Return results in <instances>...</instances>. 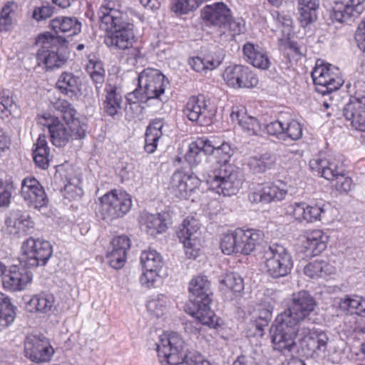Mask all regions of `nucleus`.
Instances as JSON below:
<instances>
[{"mask_svg":"<svg viewBox=\"0 0 365 365\" xmlns=\"http://www.w3.org/2000/svg\"><path fill=\"white\" fill-rule=\"evenodd\" d=\"M316 302L307 291H299L292 295L289 307L278 314L269 329L274 350L284 355L289 354L296 347L295 338L298 331L304 336L299 341L297 352L307 358L325 359L329 356V337L322 331H312L304 323L310 319Z\"/></svg>","mask_w":365,"mask_h":365,"instance_id":"nucleus-1","label":"nucleus"},{"mask_svg":"<svg viewBox=\"0 0 365 365\" xmlns=\"http://www.w3.org/2000/svg\"><path fill=\"white\" fill-rule=\"evenodd\" d=\"M207 143L211 147L209 155H213L220 165L205 175L204 180L210 190L219 195L230 196L237 194L242 187V177L238 168L227 163L235 153L234 148L230 143H220L213 137L207 138Z\"/></svg>","mask_w":365,"mask_h":365,"instance_id":"nucleus-2","label":"nucleus"},{"mask_svg":"<svg viewBox=\"0 0 365 365\" xmlns=\"http://www.w3.org/2000/svg\"><path fill=\"white\" fill-rule=\"evenodd\" d=\"M156 351L169 364L173 365H212L204 356L189 350L182 337L176 332L163 334L156 343Z\"/></svg>","mask_w":365,"mask_h":365,"instance_id":"nucleus-3","label":"nucleus"},{"mask_svg":"<svg viewBox=\"0 0 365 365\" xmlns=\"http://www.w3.org/2000/svg\"><path fill=\"white\" fill-rule=\"evenodd\" d=\"M190 314L200 322L211 328L219 325V318L210 309L212 292L210 282L206 276L198 275L193 277L189 283Z\"/></svg>","mask_w":365,"mask_h":365,"instance_id":"nucleus-4","label":"nucleus"},{"mask_svg":"<svg viewBox=\"0 0 365 365\" xmlns=\"http://www.w3.org/2000/svg\"><path fill=\"white\" fill-rule=\"evenodd\" d=\"M201 18L207 26L217 29L221 34L229 33L232 36L243 31L242 19H234L230 9L222 2L205 6L201 11Z\"/></svg>","mask_w":365,"mask_h":365,"instance_id":"nucleus-5","label":"nucleus"},{"mask_svg":"<svg viewBox=\"0 0 365 365\" xmlns=\"http://www.w3.org/2000/svg\"><path fill=\"white\" fill-rule=\"evenodd\" d=\"M37 43L41 46L36 53V61L39 66L48 71L62 67L68 59L63 52V46L58 38L49 33L41 34L38 36Z\"/></svg>","mask_w":365,"mask_h":365,"instance_id":"nucleus-6","label":"nucleus"},{"mask_svg":"<svg viewBox=\"0 0 365 365\" xmlns=\"http://www.w3.org/2000/svg\"><path fill=\"white\" fill-rule=\"evenodd\" d=\"M264 264L267 274L273 279L287 276L293 268L291 252L284 246L274 243L264 247Z\"/></svg>","mask_w":365,"mask_h":365,"instance_id":"nucleus-7","label":"nucleus"},{"mask_svg":"<svg viewBox=\"0 0 365 365\" xmlns=\"http://www.w3.org/2000/svg\"><path fill=\"white\" fill-rule=\"evenodd\" d=\"M48 128L51 143L56 147H63L70 140H81L86 137V125L80 120H75L64 125L58 117L43 116Z\"/></svg>","mask_w":365,"mask_h":365,"instance_id":"nucleus-8","label":"nucleus"},{"mask_svg":"<svg viewBox=\"0 0 365 365\" xmlns=\"http://www.w3.org/2000/svg\"><path fill=\"white\" fill-rule=\"evenodd\" d=\"M309 167L321 177L328 180H335V188L339 192L347 193L352 189V180L346 175L341 162L314 158L309 161Z\"/></svg>","mask_w":365,"mask_h":365,"instance_id":"nucleus-9","label":"nucleus"},{"mask_svg":"<svg viewBox=\"0 0 365 365\" xmlns=\"http://www.w3.org/2000/svg\"><path fill=\"white\" fill-rule=\"evenodd\" d=\"M165 77L158 69L147 68L138 74V87L130 93L136 101L145 102L148 99L158 98L165 89Z\"/></svg>","mask_w":365,"mask_h":365,"instance_id":"nucleus-10","label":"nucleus"},{"mask_svg":"<svg viewBox=\"0 0 365 365\" xmlns=\"http://www.w3.org/2000/svg\"><path fill=\"white\" fill-rule=\"evenodd\" d=\"M53 255L51 243L45 240L30 237L21 247L19 263L26 269L44 266Z\"/></svg>","mask_w":365,"mask_h":365,"instance_id":"nucleus-11","label":"nucleus"},{"mask_svg":"<svg viewBox=\"0 0 365 365\" xmlns=\"http://www.w3.org/2000/svg\"><path fill=\"white\" fill-rule=\"evenodd\" d=\"M338 68L317 60L312 78L316 86V91L324 95L338 90L344 83Z\"/></svg>","mask_w":365,"mask_h":365,"instance_id":"nucleus-12","label":"nucleus"},{"mask_svg":"<svg viewBox=\"0 0 365 365\" xmlns=\"http://www.w3.org/2000/svg\"><path fill=\"white\" fill-rule=\"evenodd\" d=\"M115 8V47L127 51L128 55L135 56V50L133 48L134 41L133 25L130 22L128 11V7L122 1L118 2Z\"/></svg>","mask_w":365,"mask_h":365,"instance_id":"nucleus-13","label":"nucleus"},{"mask_svg":"<svg viewBox=\"0 0 365 365\" xmlns=\"http://www.w3.org/2000/svg\"><path fill=\"white\" fill-rule=\"evenodd\" d=\"M183 112L190 120L207 126L213 123L216 108L207 103L203 95H198L189 98Z\"/></svg>","mask_w":365,"mask_h":365,"instance_id":"nucleus-14","label":"nucleus"},{"mask_svg":"<svg viewBox=\"0 0 365 365\" xmlns=\"http://www.w3.org/2000/svg\"><path fill=\"white\" fill-rule=\"evenodd\" d=\"M200 223L194 217L186 218L179 227L177 235L183 244L188 258H196L200 255V243L198 240Z\"/></svg>","mask_w":365,"mask_h":365,"instance_id":"nucleus-15","label":"nucleus"},{"mask_svg":"<svg viewBox=\"0 0 365 365\" xmlns=\"http://www.w3.org/2000/svg\"><path fill=\"white\" fill-rule=\"evenodd\" d=\"M26 358L36 363L48 362L54 354L49 340L43 335L27 336L24 341Z\"/></svg>","mask_w":365,"mask_h":365,"instance_id":"nucleus-16","label":"nucleus"},{"mask_svg":"<svg viewBox=\"0 0 365 365\" xmlns=\"http://www.w3.org/2000/svg\"><path fill=\"white\" fill-rule=\"evenodd\" d=\"M140 262L143 267L140 282L147 287H153L163 265L162 256L155 250L149 249L142 252Z\"/></svg>","mask_w":365,"mask_h":365,"instance_id":"nucleus-17","label":"nucleus"},{"mask_svg":"<svg viewBox=\"0 0 365 365\" xmlns=\"http://www.w3.org/2000/svg\"><path fill=\"white\" fill-rule=\"evenodd\" d=\"M201 180L193 173L177 170L170 178L168 189L176 197L187 199L199 188Z\"/></svg>","mask_w":365,"mask_h":365,"instance_id":"nucleus-18","label":"nucleus"},{"mask_svg":"<svg viewBox=\"0 0 365 365\" xmlns=\"http://www.w3.org/2000/svg\"><path fill=\"white\" fill-rule=\"evenodd\" d=\"M21 196L27 206L38 210L45 207L48 202L43 187L34 177L22 180Z\"/></svg>","mask_w":365,"mask_h":365,"instance_id":"nucleus-19","label":"nucleus"},{"mask_svg":"<svg viewBox=\"0 0 365 365\" xmlns=\"http://www.w3.org/2000/svg\"><path fill=\"white\" fill-rule=\"evenodd\" d=\"M223 78L227 85L235 88H254L258 84V78L249 67L243 65H233L226 68Z\"/></svg>","mask_w":365,"mask_h":365,"instance_id":"nucleus-20","label":"nucleus"},{"mask_svg":"<svg viewBox=\"0 0 365 365\" xmlns=\"http://www.w3.org/2000/svg\"><path fill=\"white\" fill-rule=\"evenodd\" d=\"M324 212L325 210L322 205H309L304 202H296L286 207V214L300 223L319 221Z\"/></svg>","mask_w":365,"mask_h":365,"instance_id":"nucleus-21","label":"nucleus"},{"mask_svg":"<svg viewBox=\"0 0 365 365\" xmlns=\"http://www.w3.org/2000/svg\"><path fill=\"white\" fill-rule=\"evenodd\" d=\"M277 183L267 182L259 186L256 191L249 194V200L252 202L268 204L284 199L287 190L282 182Z\"/></svg>","mask_w":365,"mask_h":365,"instance_id":"nucleus-22","label":"nucleus"},{"mask_svg":"<svg viewBox=\"0 0 365 365\" xmlns=\"http://www.w3.org/2000/svg\"><path fill=\"white\" fill-rule=\"evenodd\" d=\"M343 115L354 128L365 132V96L351 97L343 108Z\"/></svg>","mask_w":365,"mask_h":365,"instance_id":"nucleus-23","label":"nucleus"},{"mask_svg":"<svg viewBox=\"0 0 365 365\" xmlns=\"http://www.w3.org/2000/svg\"><path fill=\"white\" fill-rule=\"evenodd\" d=\"M100 29L104 32V43L111 47L114 45V2L104 0L98 11Z\"/></svg>","mask_w":365,"mask_h":365,"instance_id":"nucleus-24","label":"nucleus"},{"mask_svg":"<svg viewBox=\"0 0 365 365\" xmlns=\"http://www.w3.org/2000/svg\"><path fill=\"white\" fill-rule=\"evenodd\" d=\"M32 280V274L16 265L6 269L1 282L4 288L9 291H21Z\"/></svg>","mask_w":365,"mask_h":365,"instance_id":"nucleus-25","label":"nucleus"},{"mask_svg":"<svg viewBox=\"0 0 365 365\" xmlns=\"http://www.w3.org/2000/svg\"><path fill=\"white\" fill-rule=\"evenodd\" d=\"M239 253L250 255L262 245L264 233L256 229H237Z\"/></svg>","mask_w":365,"mask_h":365,"instance_id":"nucleus-26","label":"nucleus"},{"mask_svg":"<svg viewBox=\"0 0 365 365\" xmlns=\"http://www.w3.org/2000/svg\"><path fill=\"white\" fill-rule=\"evenodd\" d=\"M365 9V0H349L346 4L333 9L332 17L336 21L351 25Z\"/></svg>","mask_w":365,"mask_h":365,"instance_id":"nucleus-27","label":"nucleus"},{"mask_svg":"<svg viewBox=\"0 0 365 365\" xmlns=\"http://www.w3.org/2000/svg\"><path fill=\"white\" fill-rule=\"evenodd\" d=\"M5 223L10 232L15 234L26 233L35 225L30 215L21 210H11L6 217Z\"/></svg>","mask_w":365,"mask_h":365,"instance_id":"nucleus-28","label":"nucleus"},{"mask_svg":"<svg viewBox=\"0 0 365 365\" xmlns=\"http://www.w3.org/2000/svg\"><path fill=\"white\" fill-rule=\"evenodd\" d=\"M210 152L211 147L207 143V138H200L190 144L185 159L191 168L197 167L205 160L206 155H209Z\"/></svg>","mask_w":365,"mask_h":365,"instance_id":"nucleus-29","label":"nucleus"},{"mask_svg":"<svg viewBox=\"0 0 365 365\" xmlns=\"http://www.w3.org/2000/svg\"><path fill=\"white\" fill-rule=\"evenodd\" d=\"M50 28L56 34H68V36L78 34L81 31V22L76 17L57 16L50 21Z\"/></svg>","mask_w":365,"mask_h":365,"instance_id":"nucleus-30","label":"nucleus"},{"mask_svg":"<svg viewBox=\"0 0 365 365\" xmlns=\"http://www.w3.org/2000/svg\"><path fill=\"white\" fill-rule=\"evenodd\" d=\"M55 297L48 292H41L32 296L26 304V309L29 312L47 314L52 312L54 307Z\"/></svg>","mask_w":365,"mask_h":365,"instance_id":"nucleus-31","label":"nucleus"},{"mask_svg":"<svg viewBox=\"0 0 365 365\" xmlns=\"http://www.w3.org/2000/svg\"><path fill=\"white\" fill-rule=\"evenodd\" d=\"M81 78L70 72H63L56 82V88L61 93L70 98L81 94Z\"/></svg>","mask_w":365,"mask_h":365,"instance_id":"nucleus-32","label":"nucleus"},{"mask_svg":"<svg viewBox=\"0 0 365 365\" xmlns=\"http://www.w3.org/2000/svg\"><path fill=\"white\" fill-rule=\"evenodd\" d=\"M298 20L302 27H307L317 19V11L319 9V0H297Z\"/></svg>","mask_w":365,"mask_h":365,"instance_id":"nucleus-33","label":"nucleus"},{"mask_svg":"<svg viewBox=\"0 0 365 365\" xmlns=\"http://www.w3.org/2000/svg\"><path fill=\"white\" fill-rule=\"evenodd\" d=\"M243 53L247 61L253 66L265 70L269 67L270 61L266 51L257 45L247 43L243 46Z\"/></svg>","mask_w":365,"mask_h":365,"instance_id":"nucleus-34","label":"nucleus"},{"mask_svg":"<svg viewBox=\"0 0 365 365\" xmlns=\"http://www.w3.org/2000/svg\"><path fill=\"white\" fill-rule=\"evenodd\" d=\"M223 59V51L219 49L213 54L210 53L204 58L193 57L189 61V64L197 72H202L205 70L212 71L217 68L222 63Z\"/></svg>","mask_w":365,"mask_h":365,"instance_id":"nucleus-35","label":"nucleus"},{"mask_svg":"<svg viewBox=\"0 0 365 365\" xmlns=\"http://www.w3.org/2000/svg\"><path fill=\"white\" fill-rule=\"evenodd\" d=\"M141 223L143 229L153 237L164 232L167 229L165 214L145 213L142 216Z\"/></svg>","mask_w":365,"mask_h":365,"instance_id":"nucleus-36","label":"nucleus"},{"mask_svg":"<svg viewBox=\"0 0 365 365\" xmlns=\"http://www.w3.org/2000/svg\"><path fill=\"white\" fill-rule=\"evenodd\" d=\"M35 146L34 161L37 167L46 170L48 168L50 162V149L47 145L46 135H39Z\"/></svg>","mask_w":365,"mask_h":365,"instance_id":"nucleus-37","label":"nucleus"},{"mask_svg":"<svg viewBox=\"0 0 365 365\" xmlns=\"http://www.w3.org/2000/svg\"><path fill=\"white\" fill-rule=\"evenodd\" d=\"M339 307L350 314L365 316V298L356 294L345 295L340 299Z\"/></svg>","mask_w":365,"mask_h":365,"instance_id":"nucleus-38","label":"nucleus"},{"mask_svg":"<svg viewBox=\"0 0 365 365\" xmlns=\"http://www.w3.org/2000/svg\"><path fill=\"white\" fill-rule=\"evenodd\" d=\"M276 162L275 155L266 152L259 156H253L249 159L248 166L255 173H262L272 169Z\"/></svg>","mask_w":365,"mask_h":365,"instance_id":"nucleus-39","label":"nucleus"},{"mask_svg":"<svg viewBox=\"0 0 365 365\" xmlns=\"http://www.w3.org/2000/svg\"><path fill=\"white\" fill-rule=\"evenodd\" d=\"M335 269L324 261H314L308 263L304 269V274L312 279L325 278L334 273Z\"/></svg>","mask_w":365,"mask_h":365,"instance_id":"nucleus-40","label":"nucleus"},{"mask_svg":"<svg viewBox=\"0 0 365 365\" xmlns=\"http://www.w3.org/2000/svg\"><path fill=\"white\" fill-rule=\"evenodd\" d=\"M327 236L319 230H316L308 234L305 247L312 255L317 256L323 252L326 247Z\"/></svg>","mask_w":365,"mask_h":365,"instance_id":"nucleus-41","label":"nucleus"},{"mask_svg":"<svg viewBox=\"0 0 365 365\" xmlns=\"http://www.w3.org/2000/svg\"><path fill=\"white\" fill-rule=\"evenodd\" d=\"M99 217L104 221L111 223L114 220V190H111L99 198Z\"/></svg>","mask_w":365,"mask_h":365,"instance_id":"nucleus-42","label":"nucleus"},{"mask_svg":"<svg viewBox=\"0 0 365 365\" xmlns=\"http://www.w3.org/2000/svg\"><path fill=\"white\" fill-rule=\"evenodd\" d=\"M51 108L58 112L66 123H71L75 120H80L77 117V111L67 100L58 98L51 101Z\"/></svg>","mask_w":365,"mask_h":365,"instance_id":"nucleus-43","label":"nucleus"},{"mask_svg":"<svg viewBox=\"0 0 365 365\" xmlns=\"http://www.w3.org/2000/svg\"><path fill=\"white\" fill-rule=\"evenodd\" d=\"M272 311L273 305L271 304V302H268V305L266 308L259 310V314L253 322V327H255V329L253 334L255 336L262 337L264 336V328L269 325L272 319Z\"/></svg>","mask_w":365,"mask_h":365,"instance_id":"nucleus-44","label":"nucleus"},{"mask_svg":"<svg viewBox=\"0 0 365 365\" xmlns=\"http://www.w3.org/2000/svg\"><path fill=\"white\" fill-rule=\"evenodd\" d=\"M14 306L10 299L0 292V326L8 327L15 319Z\"/></svg>","mask_w":365,"mask_h":365,"instance_id":"nucleus-45","label":"nucleus"},{"mask_svg":"<svg viewBox=\"0 0 365 365\" xmlns=\"http://www.w3.org/2000/svg\"><path fill=\"white\" fill-rule=\"evenodd\" d=\"M88 61L86 64V70L90 73L93 81L96 87L101 86L105 78V70L103 63L94 55H89Z\"/></svg>","mask_w":365,"mask_h":365,"instance_id":"nucleus-46","label":"nucleus"},{"mask_svg":"<svg viewBox=\"0 0 365 365\" xmlns=\"http://www.w3.org/2000/svg\"><path fill=\"white\" fill-rule=\"evenodd\" d=\"M130 240L125 235L115 237V269L122 268L127 259V251L130 249Z\"/></svg>","mask_w":365,"mask_h":365,"instance_id":"nucleus-47","label":"nucleus"},{"mask_svg":"<svg viewBox=\"0 0 365 365\" xmlns=\"http://www.w3.org/2000/svg\"><path fill=\"white\" fill-rule=\"evenodd\" d=\"M16 108L13 93L9 90L0 92V118L4 119L12 114Z\"/></svg>","mask_w":365,"mask_h":365,"instance_id":"nucleus-48","label":"nucleus"},{"mask_svg":"<svg viewBox=\"0 0 365 365\" xmlns=\"http://www.w3.org/2000/svg\"><path fill=\"white\" fill-rule=\"evenodd\" d=\"M168 298L164 295H158L147 302V309L156 317H162L167 309Z\"/></svg>","mask_w":365,"mask_h":365,"instance_id":"nucleus-49","label":"nucleus"},{"mask_svg":"<svg viewBox=\"0 0 365 365\" xmlns=\"http://www.w3.org/2000/svg\"><path fill=\"white\" fill-rule=\"evenodd\" d=\"M132 206L130 196L120 191L117 193L115 191V217H122L127 214Z\"/></svg>","mask_w":365,"mask_h":365,"instance_id":"nucleus-50","label":"nucleus"},{"mask_svg":"<svg viewBox=\"0 0 365 365\" xmlns=\"http://www.w3.org/2000/svg\"><path fill=\"white\" fill-rule=\"evenodd\" d=\"M222 252L225 255L239 253L237 229L223 236L220 242Z\"/></svg>","mask_w":365,"mask_h":365,"instance_id":"nucleus-51","label":"nucleus"},{"mask_svg":"<svg viewBox=\"0 0 365 365\" xmlns=\"http://www.w3.org/2000/svg\"><path fill=\"white\" fill-rule=\"evenodd\" d=\"M220 283L235 292H240L244 289L243 280L236 273H228L222 276Z\"/></svg>","mask_w":365,"mask_h":365,"instance_id":"nucleus-52","label":"nucleus"},{"mask_svg":"<svg viewBox=\"0 0 365 365\" xmlns=\"http://www.w3.org/2000/svg\"><path fill=\"white\" fill-rule=\"evenodd\" d=\"M14 3L8 2L0 12V32L9 31L13 24Z\"/></svg>","mask_w":365,"mask_h":365,"instance_id":"nucleus-53","label":"nucleus"},{"mask_svg":"<svg viewBox=\"0 0 365 365\" xmlns=\"http://www.w3.org/2000/svg\"><path fill=\"white\" fill-rule=\"evenodd\" d=\"M16 187L12 180H0V207H7L10 204L11 197Z\"/></svg>","mask_w":365,"mask_h":365,"instance_id":"nucleus-54","label":"nucleus"},{"mask_svg":"<svg viewBox=\"0 0 365 365\" xmlns=\"http://www.w3.org/2000/svg\"><path fill=\"white\" fill-rule=\"evenodd\" d=\"M284 129L285 141H287L288 139L292 140H297L302 137V125L298 121L295 120H292L291 121L284 123Z\"/></svg>","mask_w":365,"mask_h":365,"instance_id":"nucleus-55","label":"nucleus"},{"mask_svg":"<svg viewBox=\"0 0 365 365\" xmlns=\"http://www.w3.org/2000/svg\"><path fill=\"white\" fill-rule=\"evenodd\" d=\"M284 126V122L277 120L264 125V130L268 135L275 136L279 140L285 141Z\"/></svg>","mask_w":365,"mask_h":365,"instance_id":"nucleus-56","label":"nucleus"},{"mask_svg":"<svg viewBox=\"0 0 365 365\" xmlns=\"http://www.w3.org/2000/svg\"><path fill=\"white\" fill-rule=\"evenodd\" d=\"M240 125L248 135H257L261 130V125L258 120L250 115L244 116Z\"/></svg>","mask_w":365,"mask_h":365,"instance_id":"nucleus-57","label":"nucleus"},{"mask_svg":"<svg viewBox=\"0 0 365 365\" xmlns=\"http://www.w3.org/2000/svg\"><path fill=\"white\" fill-rule=\"evenodd\" d=\"M106 95L103 101L104 110L110 116L114 115V86L108 84L106 88Z\"/></svg>","mask_w":365,"mask_h":365,"instance_id":"nucleus-58","label":"nucleus"},{"mask_svg":"<svg viewBox=\"0 0 365 365\" xmlns=\"http://www.w3.org/2000/svg\"><path fill=\"white\" fill-rule=\"evenodd\" d=\"M162 136L145 130L144 150L148 154L153 153L158 147V143Z\"/></svg>","mask_w":365,"mask_h":365,"instance_id":"nucleus-59","label":"nucleus"},{"mask_svg":"<svg viewBox=\"0 0 365 365\" xmlns=\"http://www.w3.org/2000/svg\"><path fill=\"white\" fill-rule=\"evenodd\" d=\"M55 8L50 5L36 8L33 11V18L38 21L51 17L54 13Z\"/></svg>","mask_w":365,"mask_h":365,"instance_id":"nucleus-60","label":"nucleus"},{"mask_svg":"<svg viewBox=\"0 0 365 365\" xmlns=\"http://www.w3.org/2000/svg\"><path fill=\"white\" fill-rule=\"evenodd\" d=\"M272 19L279 25L289 28L292 26L293 21L292 17L286 14L280 13L274 10L271 12Z\"/></svg>","mask_w":365,"mask_h":365,"instance_id":"nucleus-61","label":"nucleus"},{"mask_svg":"<svg viewBox=\"0 0 365 365\" xmlns=\"http://www.w3.org/2000/svg\"><path fill=\"white\" fill-rule=\"evenodd\" d=\"M164 125L165 120L163 118H155L149 123V125L146 128V131H148L153 134H156L158 135L162 136V128L164 126Z\"/></svg>","mask_w":365,"mask_h":365,"instance_id":"nucleus-62","label":"nucleus"},{"mask_svg":"<svg viewBox=\"0 0 365 365\" xmlns=\"http://www.w3.org/2000/svg\"><path fill=\"white\" fill-rule=\"evenodd\" d=\"M354 38L359 48L365 52V26L361 23L358 26Z\"/></svg>","mask_w":365,"mask_h":365,"instance_id":"nucleus-63","label":"nucleus"},{"mask_svg":"<svg viewBox=\"0 0 365 365\" xmlns=\"http://www.w3.org/2000/svg\"><path fill=\"white\" fill-rule=\"evenodd\" d=\"M244 116H247L245 109L242 106H235L232 109L230 117L232 121H236L240 124L241 120L244 119Z\"/></svg>","mask_w":365,"mask_h":365,"instance_id":"nucleus-64","label":"nucleus"}]
</instances>
